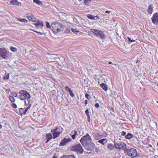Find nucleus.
<instances>
[{"mask_svg":"<svg viewBox=\"0 0 158 158\" xmlns=\"http://www.w3.org/2000/svg\"><path fill=\"white\" fill-rule=\"evenodd\" d=\"M64 29V26L62 24L58 22H54L51 25V29L55 34L62 31Z\"/></svg>","mask_w":158,"mask_h":158,"instance_id":"obj_1","label":"nucleus"},{"mask_svg":"<svg viewBox=\"0 0 158 158\" xmlns=\"http://www.w3.org/2000/svg\"><path fill=\"white\" fill-rule=\"evenodd\" d=\"M125 153H126L127 155L132 158H133L135 157L136 158L141 157L139 155L137 154L136 150L134 148H131L129 150L127 149H126L125 150Z\"/></svg>","mask_w":158,"mask_h":158,"instance_id":"obj_2","label":"nucleus"},{"mask_svg":"<svg viewBox=\"0 0 158 158\" xmlns=\"http://www.w3.org/2000/svg\"><path fill=\"white\" fill-rule=\"evenodd\" d=\"M72 151L77 152V153L81 154L82 153L84 150L80 143L73 146L70 148Z\"/></svg>","mask_w":158,"mask_h":158,"instance_id":"obj_3","label":"nucleus"},{"mask_svg":"<svg viewBox=\"0 0 158 158\" xmlns=\"http://www.w3.org/2000/svg\"><path fill=\"white\" fill-rule=\"evenodd\" d=\"M92 142H86L85 143H83L82 145L87 150L92 151L94 149L95 145Z\"/></svg>","mask_w":158,"mask_h":158,"instance_id":"obj_4","label":"nucleus"},{"mask_svg":"<svg viewBox=\"0 0 158 158\" xmlns=\"http://www.w3.org/2000/svg\"><path fill=\"white\" fill-rule=\"evenodd\" d=\"M0 56L3 59L7 60L9 58V52L5 48H0Z\"/></svg>","mask_w":158,"mask_h":158,"instance_id":"obj_5","label":"nucleus"},{"mask_svg":"<svg viewBox=\"0 0 158 158\" xmlns=\"http://www.w3.org/2000/svg\"><path fill=\"white\" fill-rule=\"evenodd\" d=\"M80 141L81 144H82L83 143H85L86 142L92 141V139L89 134L88 133H87L84 136L81 137L80 139Z\"/></svg>","mask_w":158,"mask_h":158,"instance_id":"obj_6","label":"nucleus"},{"mask_svg":"<svg viewBox=\"0 0 158 158\" xmlns=\"http://www.w3.org/2000/svg\"><path fill=\"white\" fill-rule=\"evenodd\" d=\"M72 139L70 138H69L67 139L66 138H64V139L62 140L59 144V146H65L66 144V143L70 141H71Z\"/></svg>","mask_w":158,"mask_h":158,"instance_id":"obj_7","label":"nucleus"},{"mask_svg":"<svg viewBox=\"0 0 158 158\" xmlns=\"http://www.w3.org/2000/svg\"><path fill=\"white\" fill-rule=\"evenodd\" d=\"M152 21L155 24H158V14L156 13L153 15Z\"/></svg>","mask_w":158,"mask_h":158,"instance_id":"obj_8","label":"nucleus"},{"mask_svg":"<svg viewBox=\"0 0 158 158\" xmlns=\"http://www.w3.org/2000/svg\"><path fill=\"white\" fill-rule=\"evenodd\" d=\"M26 16L30 21L32 22H35V18L34 17L32 14L31 13H27L26 14Z\"/></svg>","mask_w":158,"mask_h":158,"instance_id":"obj_9","label":"nucleus"},{"mask_svg":"<svg viewBox=\"0 0 158 158\" xmlns=\"http://www.w3.org/2000/svg\"><path fill=\"white\" fill-rule=\"evenodd\" d=\"M19 93L20 94H23L24 96L25 97V98H27L28 99L31 98V96L25 90H20Z\"/></svg>","mask_w":158,"mask_h":158,"instance_id":"obj_10","label":"nucleus"},{"mask_svg":"<svg viewBox=\"0 0 158 158\" xmlns=\"http://www.w3.org/2000/svg\"><path fill=\"white\" fill-rule=\"evenodd\" d=\"M35 27L37 28L42 27H44V23L42 22H41L39 20H37L36 23H34Z\"/></svg>","mask_w":158,"mask_h":158,"instance_id":"obj_11","label":"nucleus"},{"mask_svg":"<svg viewBox=\"0 0 158 158\" xmlns=\"http://www.w3.org/2000/svg\"><path fill=\"white\" fill-rule=\"evenodd\" d=\"M97 35L101 39H103L105 38V35L102 31H99V32H98Z\"/></svg>","mask_w":158,"mask_h":158,"instance_id":"obj_12","label":"nucleus"},{"mask_svg":"<svg viewBox=\"0 0 158 158\" xmlns=\"http://www.w3.org/2000/svg\"><path fill=\"white\" fill-rule=\"evenodd\" d=\"M120 146V150L122 149L124 151V152L125 153V150L126 149V145L125 143H121L119 144Z\"/></svg>","mask_w":158,"mask_h":158,"instance_id":"obj_13","label":"nucleus"},{"mask_svg":"<svg viewBox=\"0 0 158 158\" xmlns=\"http://www.w3.org/2000/svg\"><path fill=\"white\" fill-rule=\"evenodd\" d=\"M107 140L106 139L104 138L98 140V142L103 145H105L107 143Z\"/></svg>","mask_w":158,"mask_h":158,"instance_id":"obj_14","label":"nucleus"},{"mask_svg":"<svg viewBox=\"0 0 158 158\" xmlns=\"http://www.w3.org/2000/svg\"><path fill=\"white\" fill-rule=\"evenodd\" d=\"M93 136L95 140H98L101 138L102 135H100L98 133H96L94 134Z\"/></svg>","mask_w":158,"mask_h":158,"instance_id":"obj_15","label":"nucleus"},{"mask_svg":"<svg viewBox=\"0 0 158 158\" xmlns=\"http://www.w3.org/2000/svg\"><path fill=\"white\" fill-rule=\"evenodd\" d=\"M52 135L51 133H48L46 135V139L47 141L45 142L46 143H48L50 139H52Z\"/></svg>","mask_w":158,"mask_h":158,"instance_id":"obj_16","label":"nucleus"},{"mask_svg":"<svg viewBox=\"0 0 158 158\" xmlns=\"http://www.w3.org/2000/svg\"><path fill=\"white\" fill-rule=\"evenodd\" d=\"M10 3L12 5H15L19 6L21 3L19 2L17 0H11Z\"/></svg>","mask_w":158,"mask_h":158,"instance_id":"obj_17","label":"nucleus"},{"mask_svg":"<svg viewBox=\"0 0 158 158\" xmlns=\"http://www.w3.org/2000/svg\"><path fill=\"white\" fill-rule=\"evenodd\" d=\"M100 86L105 91L107 90L108 87L105 84L102 83L100 84Z\"/></svg>","mask_w":158,"mask_h":158,"instance_id":"obj_18","label":"nucleus"},{"mask_svg":"<svg viewBox=\"0 0 158 158\" xmlns=\"http://www.w3.org/2000/svg\"><path fill=\"white\" fill-rule=\"evenodd\" d=\"M60 158H75L73 155H64L61 156Z\"/></svg>","mask_w":158,"mask_h":158,"instance_id":"obj_19","label":"nucleus"},{"mask_svg":"<svg viewBox=\"0 0 158 158\" xmlns=\"http://www.w3.org/2000/svg\"><path fill=\"white\" fill-rule=\"evenodd\" d=\"M133 137L132 135L130 133H128L127 135L125 136V138L126 139H130Z\"/></svg>","mask_w":158,"mask_h":158,"instance_id":"obj_20","label":"nucleus"},{"mask_svg":"<svg viewBox=\"0 0 158 158\" xmlns=\"http://www.w3.org/2000/svg\"><path fill=\"white\" fill-rule=\"evenodd\" d=\"M153 7L152 6V5H150L148 6V12L149 14H152V12Z\"/></svg>","mask_w":158,"mask_h":158,"instance_id":"obj_21","label":"nucleus"},{"mask_svg":"<svg viewBox=\"0 0 158 158\" xmlns=\"http://www.w3.org/2000/svg\"><path fill=\"white\" fill-rule=\"evenodd\" d=\"M60 131H57V132H54L53 133V139H55L57 138L60 134Z\"/></svg>","mask_w":158,"mask_h":158,"instance_id":"obj_22","label":"nucleus"},{"mask_svg":"<svg viewBox=\"0 0 158 158\" xmlns=\"http://www.w3.org/2000/svg\"><path fill=\"white\" fill-rule=\"evenodd\" d=\"M107 148L110 150H112L114 148V145L112 143H108L107 145Z\"/></svg>","mask_w":158,"mask_h":158,"instance_id":"obj_23","label":"nucleus"},{"mask_svg":"<svg viewBox=\"0 0 158 158\" xmlns=\"http://www.w3.org/2000/svg\"><path fill=\"white\" fill-rule=\"evenodd\" d=\"M19 112L21 115H22V114H25L24 112V109L23 108H20L19 109Z\"/></svg>","mask_w":158,"mask_h":158,"instance_id":"obj_24","label":"nucleus"},{"mask_svg":"<svg viewBox=\"0 0 158 158\" xmlns=\"http://www.w3.org/2000/svg\"><path fill=\"white\" fill-rule=\"evenodd\" d=\"M87 17L90 19L93 20H95L94 16L90 14H89L87 15Z\"/></svg>","mask_w":158,"mask_h":158,"instance_id":"obj_25","label":"nucleus"},{"mask_svg":"<svg viewBox=\"0 0 158 158\" xmlns=\"http://www.w3.org/2000/svg\"><path fill=\"white\" fill-rule=\"evenodd\" d=\"M33 2L40 5L42 4V2L39 0H34Z\"/></svg>","mask_w":158,"mask_h":158,"instance_id":"obj_26","label":"nucleus"},{"mask_svg":"<svg viewBox=\"0 0 158 158\" xmlns=\"http://www.w3.org/2000/svg\"><path fill=\"white\" fill-rule=\"evenodd\" d=\"M99 30H96L94 29H92L91 30L92 32L94 33V34L97 35L98 32H99Z\"/></svg>","mask_w":158,"mask_h":158,"instance_id":"obj_27","label":"nucleus"},{"mask_svg":"<svg viewBox=\"0 0 158 158\" xmlns=\"http://www.w3.org/2000/svg\"><path fill=\"white\" fill-rule=\"evenodd\" d=\"M18 19L20 22L24 23H27V20L24 19L18 18Z\"/></svg>","mask_w":158,"mask_h":158,"instance_id":"obj_28","label":"nucleus"},{"mask_svg":"<svg viewBox=\"0 0 158 158\" xmlns=\"http://www.w3.org/2000/svg\"><path fill=\"white\" fill-rule=\"evenodd\" d=\"M29 99H28L27 98H26L24 100V102L25 103V105L26 106H27L30 105L29 104V101L28 100Z\"/></svg>","mask_w":158,"mask_h":158,"instance_id":"obj_29","label":"nucleus"},{"mask_svg":"<svg viewBox=\"0 0 158 158\" xmlns=\"http://www.w3.org/2000/svg\"><path fill=\"white\" fill-rule=\"evenodd\" d=\"M9 98L10 100V101L11 102H15V98L13 96H10Z\"/></svg>","mask_w":158,"mask_h":158,"instance_id":"obj_30","label":"nucleus"},{"mask_svg":"<svg viewBox=\"0 0 158 158\" xmlns=\"http://www.w3.org/2000/svg\"><path fill=\"white\" fill-rule=\"evenodd\" d=\"M114 147L117 149H118L120 150V146L119 144L118 143H115Z\"/></svg>","mask_w":158,"mask_h":158,"instance_id":"obj_31","label":"nucleus"},{"mask_svg":"<svg viewBox=\"0 0 158 158\" xmlns=\"http://www.w3.org/2000/svg\"><path fill=\"white\" fill-rule=\"evenodd\" d=\"M71 30L73 32H74L76 35H77V32H80L79 31L74 28H71Z\"/></svg>","mask_w":158,"mask_h":158,"instance_id":"obj_32","label":"nucleus"},{"mask_svg":"<svg viewBox=\"0 0 158 158\" xmlns=\"http://www.w3.org/2000/svg\"><path fill=\"white\" fill-rule=\"evenodd\" d=\"M90 0H84V3L85 5H88L89 3Z\"/></svg>","mask_w":158,"mask_h":158,"instance_id":"obj_33","label":"nucleus"},{"mask_svg":"<svg viewBox=\"0 0 158 158\" xmlns=\"http://www.w3.org/2000/svg\"><path fill=\"white\" fill-rule=\"evenodd\" d=\"M10 50L13 52H16L17 51V50L16 48L11 47L10 48Z\"/></svg>","mask_w":158,"mask_h":158,"instance_id":"obj_34","label":"nucleus"},{"mask_svg":"<svg viewBox=\"0 0 158 158\" xmlns=\"http://www.w3.org/2000/svg\"><path fill=\"white\" fill-rule=\"evenodd\" d=\"M31 106V105H29V106L25 109V110L24 109V112L25 114L27 112V111L29 109Z\"/></svg>","mask_w":158,"mask_h":158,"instance_id":"obj_35","label":"nucleus"},{"mask_svg":"<svg viewBox=\"0 0 158 158\" xmlns=\"http://www.w3.org/2000/svg\"><path fill=\"white\" fill-rule=\"evenodd\" d=\"M20 98L22 100H24L26 98H25V97L24 96H23V94H20Z\"/></svg>","mask_w":158,"mask_h":158,"instance_id":"obj_36","label":"nucleus"},{"mask_svg":"<svg viewBox=\"0 0 158 158\" xmlns=\"http://www.w3.org/2000/svg\"><path fill=\"white\" fill-rule=\"evenodd\" d=\"M70 96L72 97H74L75 96L74 94L73 93L72 91L71 90L69 92Z\"/></svg>","mask_w":158,"mask_h":158,"instance_id":"obj_37","label":"nucleus"},{"mask_svg":"<svg viewBox=\"0 0 158 158\" xmlns=\"http://www.w3.org/2000/svg\"><path fill=\"white\" fill-rule=\"evenodd\" d=\"M65 89L67 91H68L69 92L71 91V90L69 88L68 86H65Z\"/></svg>","mask_w":158,"mask_h":158,"instance_id":"obj_38","label":"nucleus"},{"mask_svg":"<svg viewBox=\"0 0 158 158\" xmlns=\"http://www.w3.org/2000/svg\"><path fill=\"white\" fill-rule=\"evenodd\" d=\"M85 98H86L88 99H89L90 98V97L89 96V95L87 94H85Z\"/></svg>","mask_w":158,"mask_h":158,"instance_id":"obj_39","label":"nucleus"},{"mask_svg":"<svg viewBox=\"0 0 158 158\" xmlns=\"http://www.w3.org/2000/svg\"><path fill=\"white\" fill-rule=\"evenodd\" d=\"M46 23V27L48 28H51V26H50L49 23L48 22H47Z\"/></svg>","mask_w":158,"mask_h":158,"instance_id":"obj_40","label":"nucleus"},{"mask_svg":"<svg viewBox=\"0 0 158 158\" xmlns=\"http://www.w3.org/2000/svg\"><path fill=\"white\" fill-rule=\"evenodd\" d=\"M70 32V30L69 29L67 28L64 31L65 33H69Z\"/></svg>","mask_w":158,"mask_h":158,"instance_id":"obj_41","label":"nucleus"},{"mask_svg":"<svg viewBox=\"0 0 158 158\" xmlns=\"http://www.w3.org/2000/svg\"><path fill=\"white\" fill-rule=\"evenodd\" d=\"M12 95L13 96L15 97H17V93L16 92H14L12 93Z\"/></svg>","mask_w":158,"mask_h":158,"instance_id":"obj_42","label":"nucleus"},{"mask_svg":"<svg viewBox=\"0 0 158 158\" xmlns=\"http://www.w3.org/2000/svg\"><path fill=\"white\" fill-rule=\"evenodd\" d=\"M9 74L6 75V76L4 77V79H8L9 78Z\"/></svg>","mask_w":158,"mask_h":158,"instance_id":"obj_43","label":"nucleus"},{"mask_svg":"<svg viewBox=\"0 0 158 158\" xmlns=\"http://www.w3.org/2000/svg\"><path fill=\"white\" fill-rule=\"evenodd\" d=\"M12 106L15 108L17 107V105L15 103H12Z\"/></svg>","mask_w":158,"mask_h":158,"instance_id":"obj_44","label":"nucleus"},{"mask_svg":"<svg viewBox=\"0 0 158 158\" xmlns=\"http://www.w3.org/2000/svg\"><path fill=\"white\" fill-rule=\"evenodd\" d=\"M58 128V127H56L55 129H54L53 130H52L51 132H53V133L54 132H57L56 131H57Z\"/></svg>","mask_w":158,"mask_h":158,"instance_id":"obj_45","label":"nucleus"},{"mask_svg":"<svg viewBox=\"0 0 158 158\" xmlns=\"http://www.w3.org/2000/svg\"><path fill=\"white\" fill-rule=\"evenodd\" d=\"M126 134V132L124 131H123L121 133V135L122 136H123L125 135Z\"/></svg>","mask_w":158,"mask_h":158,"instance_id":"obj_46","label":"nucleus"},{"mask_svg":"<svg viewBox=\"0 0 158 158\" xmlns=\"http://www.w3.org/2000/svg\"><path fill=\"white\" fill-rule=\"evenodd\" d=\"M95 106L96 108H98L99 106V105L98 103H97L95 104Z\"/></svg>","mask_w":158,"mask_h":158,"instance_id":"obj_47","label":"nucleus"},{"mask_svg":"<svg viewBox=\"0 0 158 158\" xmlns=\"http://www.w3.org/2000/svg\"><path fill=\"white\" fill-rule=\"evenodd\" d=\"M85 113L86 114H89V111L88 109H86L85 111Z\"/></svg>","mask_w":158,"mask_h":158,"instance_id":"obj_48","label":"nucleus"},{"mask_svg":"<svg viewBox=\"0 0 158 158\" xmlns=\"http://www.w3.org/2000/svg\"><path fill=\"white\" fill-rule=\"evenodd\" d=\"M128 40L131 42H134L135 41L134 40H131V39L130 38H128Z\"/></svg>","mask_w":158,"mask_h":158,"instance_id":"obj_49","label":"nucleus"},{"mask_svg":"<svg viewBox=\"0 0 158 158\" xmlns=\"http://www.w3.org/2000/svg\"><path fill=\"white\" fill-rule=\"evenodd\" d=\"M71 137L73 139H74L75 138V135H72Z\"/></svg>","mask_w":158,"mask_h":158,"instance_id":"obj_50","label":"nucleus"},{"mask_svg":"<svg viewBox=\"0 0 158 158\" xmlns=\"http://www.w3.org/2000/svg\"><path fill=\"white\" fill-rule=\"evenodd\" d=\"M104 134H105V135H104V136H103V137H106V136H108V134L107 133V132H105V133H104Z\"/></svg>","mask_w":158,"mask_h":158,"instance_id":"obj_51","label":"nucleus"},{"mask_svg":"<svg viewBox=\"0 0 158 158\" xmlns=\"http://www.w3.org/2000/svg\"><path fill=\"white\" fill-rule=\"evenodd\" d=\"M33 31H34V32H36V33H40V34L41 35H43V34L42 33H41V32H39V31H35L33 30Z\"/></svg>","mask_w":158,"mask_h":158,"instance_id":"obj_52","label":"nucleus"},{"mask_svg":"<svg viewBox=\"0 0 158 158\" xmlns=\"http://www.w3.org/2000/svg\"><path fill=\"white\" fill-rule=\"evenodd\" d=\"M94 16V17L95 18V17L96 18V19H98L100 18L99 17L98 15Z\"/></svg>","mask_w":158,"mask_h":158,"instance_id":"obj_53","label":"nucleus"},{"mask_svg":"<svg viewBox=\"0 0 158 158\" xmlns=\"http://www.w3.org/2000/svg\"><path fill=\"white\" fill-rule=\"evenodd\" d=\"M87 121L89 122H90V118L88 117V118H87Z\"/></svg>","mask_w":158,"mask_h":158,"instance_id":"obj_54","label":"nucleus"},{"mask_svg":"<svg viewBox=\"0 0 158 158\" xmlns=\"http://www.w3.org/2000/svg\"><path fill=\"white\" fill-rule=\"evenodd\" d=\"M77 132L76 131H74V133L73 135H75L76 136V135H77Z\"/></svg>","mask_w":158,"mask_h":158,"instance_id":"obj_55","label":"nucleus"},{"mask_svg":"<svg viewBox=\"0 0 158 158\" xmlns=\"http://www.w3.org/2000/svg\"><path fill=\"white\" fill-rule=\"evenodd\" d=\"M110 11H105V13H108V14L110 13Z\"/></svg>","mask_w":158,"mask_h":158,"instance_id":"obj_56","label":"nucleus"},{"mask_svg":"<svg viewBox=\"0 0 158 158\" xmlns=\"http://www.w3.org/2000/svg\"><path fill=\"white\" fill-rule=\"evenodd\" d=\"M85 105L87 104V100H85Z\"/></svg>","mask_w":158,"mask_h":158,"instance_id":"obj_57","label":"nucleus"},{"mask_svg":"<svg viewBox=\"0 0 158 158\" xmlns=\"http://www.w3.org/2000/svg\"><path fill=\"white\" fill-rule=\"evenodd\" d=\"M86 115L87 116V118H88V117L90 118V115L89 114H87Z\"/></svg>","mask_w":158,"mask_h":158,"instance_id":"obj_58","label":"nucleus"},{"mask_svg":"<svg viewBox=\"0 0 158 158\" xmlns=\"http://www.w3.org/2000/svg\"><path fill=\"white\" fill-rule=\"evenodd\" d=\"M108 64H112V63L111 61H110V62H109Z\"/></svg>","mask_w":158,"mask_h":158,"instance_id":"obj_59","label":"nucleus"},{"mask_svg":"<svg viewBox=\"0 0 158 158\" xmlns=\"http://www.w3.org/2000/svg\"><path fill=\"white\" fill-rule=\"evenodd\" d=\"M111 109L112 110V111H114V108H113V107H112V108H111Z\"/></svg>","mask_w":158,"mask_h":158,"instance_id":"obj_60","label":"nucleus"},{"mask_svg":"<svg viewBox=\"0 0 158 158\" xmlns=\"http://www.w3.org/2000/svg\"><path fill=\"white\" fill-rule=\"evenodd\" d=\"M52 158H57V157H55V156H54Z\"/></svg>","mask_w":158,"mask_h":158,"instance_id":"obj_61","label":"nucleus"},{"mask_svg":"<svg viewBox=\"0 0 158 158\" xmlns=\"http://www.w3.org/2000/svg\"><path fill=\"white\" fill-rule=\"evenodd\" d=\"M2 126L0 124V129L2 127Z\"/></svg>","mask_w":158,"mask_h":158,"instance_id":"obj_62","label":"nucleus"},{"mask_svg":"<svg viewBox=\"0 0 158 158\" xmlns=\"http://www.w3.org/2000/svg\"><path fill=\"white\" fill-rule=\"evenodd\" d=\"M157 147H158V142L157 143Z\"/></svg>","mask_w":158,"mask_h":158,"instance_id":"obj_63","label":"nucleus"},{"mask_svg":"<svg viewBox=\"0 0 158 158\" xmlns=\"http://www.w3.org/2000/svg\"><path fill=\"white\" fill-rule=\"evenodd\" d=\"M156 102L158 103V101H156Z\"/></svg>","mask_w":158,"mask_h":158,"instance_id":"obj_64","label":"nucleus"}]
</instances>
